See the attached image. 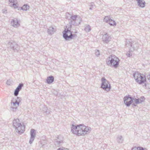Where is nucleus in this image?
Returning a JSON list of instances; mask_svg holds the SVG:
<instances>
[{
	"mask_svg": "<svg viewBox=\"0 0 150 150\" xmlns=\"http://www.w3.org/2000/svg\"><path fill=\"white\" fill-rule=\"evenodd\" d=\"M71 131L74 134L77 136H83L88 134L91 131V128L83 124L74 125H72Z\"/></svg>",
	"mask_w": 150,
	"mask_h": 150,
	"instance_id": "obj_1",
	"label": "nucleus"
},
{
	"mask_svg": "<svg viewBox=\"0 0 150 150\" xmlns=\"http://www.w3.org/2000/svg\"><path fill=\"white\" fill-rule=\"evenodd\" d=\"M120 60L114 55H110L107 59L106 64L111 67L117 68L118 66Z\"/></svg>",
	"mask_w": 150,
	"mask_h": 150,
	"instance_id": "obj_2",
	"label": "nucleus"
},
{
	"mask_svg": "<svg viewBox=\"0 0 150 150\" xmlns=\"http://www.w3.org/2000/svg\"><path fill=\"white\" fill-rule=\"evenodd\" d=\"M13 122V127L16 132L20 134L24 132L25 127L24 125L21 124L19 119H14Z\"/></svg>",
	"mask_w": 150,
	"mask_h": 150,
	"instance_id": "obj_3",
	"label": "nucleus"
},
{
	"mask_svg": "<svg viewBox=\"0 0 150 150\" xmlns=\"http://www.w3.org/2000/svg\"><path fill=\"white\" fill-rule=\"evenodd\" d=\"M133 76L136 81L139 84L144 83L146 81L145 76L143 74H141L138 72H135L133 74Z\"/></svg>",
	"mask_w": 150,
	"mask_h": 150,
	"instance_id": "obj_4",
	"label": "nucleus"
},
{
	"mask_svg": "<svg viewBox=\"0 0 150 150\" xmlns=\"http://www.w3.org/2000/svg\"><path fill=\"white\" fill-rule=\"evenodd\" d=\"M63 37L66 40H69L73 39L74 37H76L75 34H72V33L69 28L65 29L64 33H63Z\"/></svg>",
	"mask_w": 150,
	"mask_h": 150,
	"instance_id": "obj_5",
	"label": "nucleus"
},
{
	"mask_svg": "<svg viewBox=\"0 0 150 150\" xmlns=\"http://www.w3.org/2000/svg\"><path fill=\"white\" fill-rule=\"evenodd\" d=\"M101 81V87L107 91H109L110 88V84L109 82L104 77L102 78Z\"/></svg>",
	"mask_w": 150,
	"mask_h": 150,
	"instance_id": "obj_6",
	"label": "nucleus"
},
{
	"mask_svg": "<svg viewBox=\"0 0 150 150\" xmlns=\"http://www.w3.org/2000/svg\"><path fill=\"white\" fill-rule=\"evenodd\" d=\"M137 45L138 44L135 42H130L129 41H127L126 42V46L129 48L130 52H132L134 50H137Z\"/></svg>",
	"mask_w": 150,
	"mask_h": 150,
	"instance_id": "obj_7",
	"label": "nucleus"
},
{
	"mask_svg": "<svg viewBox=\"0 0 150 150\" xmlns=\"http://www.w3.org/2000/svg\"><path fill=\"white\" fill-rule=\"evenodd\" d=\"M7 46L11 49L14 51H18L19 49V47L17 43L12 41L9 42Z\"/></svg>",
	"mask_w": 150,
	"mask_h": 150,
	"instance_id": "obj_8",
	"label": "nucleus"
},
{
	"mask_svg": "<svg viewBox=\"0 0 150 150\" xmlns=\"http://www.w3.org/2000/svg\"><path fill=\"white\" fill-rule=\"evenodd\" d=\"M124 101L127 106H129L133 101V98L130 97L125 96L124 98Z\"/></svg>",
	"mask_w": 150,
	"mask_h": 150,
	"instance_id": "obj_9",
	"label": "nucleus"
},
{
	"mask_svg": "<svg viewBox=\"0 0 150 150\" xmlns=\"http://www.w3.org/2000/svg\"><path fill=\"white\" fill-rule=\"evenodd\" d=\"M35 131L34 129H31L30 132V137L29 140V143L32 144L33 142L35 137Z\"/></svg>",
	"mask_w": 150,
	"mask_h": 150,
	"instance_id": "obj_10",
	"label": "nucleus"
},
{
	"mask_svg": "<svg viewBox=\"0 0 150 150\" xmlns=\"http://www.w3.org/2000/svg\"><path fill=\"white\" fill-rule=\"evenodd\" d=\"M19 102L16 100L15 102H11V110L13 111H16L17 108L19 106Z\"/></svg>",
	"mask_w": 150,
	"mask_h": 150,
	"instance_id": "obj_11",
	"label": "nucleus"
},
{
	"mask_svg": "<svg viewBox=\"0 0 150 150\" xmlns=\"http://www.w3.org/2000/svg\"><path fill=\"white\" fill-rule=\"evenodd\" d=\"M9 5L11 7H13L15 8H17L18 4L16 0H8Z\"/></svg>",
	"mask_w": 150,
	"mask_h": 150,
	"instance_id": "obj_12",
	"label": "nucleus"
},
{
	"mask_svg": "<svg viewBox=\"0 0 150 150\" xmlns=\"http://www.w3.org/2000/svg\"><path fill=\"white\" fill-rule=\"evenodd\" d=\"M11 23L13 26L16 28L18 27L20 25V24L16 18L12 19Z\"/></svg>",
	"mask_w": 150,
	"mask_h": 150,
	"instance_id": "obj_13",
	"label": "nucleus"
},
{
	"mask_svg": "<svg viewBox=\"0 0 150 150\" xmlns=\"http://www.w3.org/2000/svg\"><path fill=\"white\" fill-rule=\"evenodd\" d=\"M23 86V84L22 83L19 84L14 91V95L15 96H17L18 95L19 91L21 90Z\"/></svg>",
	"mask_w": 150,
	"mask_h": 150,
	"instance_id": "obj_14",
	"label": "nucleus"
},
{
	"mask_svg": "<svg viewBox=\"0 0 150 150\" xmlns=\"http://www.w3.org/2000/svg\"><path fill=\"white\" fill-rule=\"evenodd\" d=\"M103 40L105 43H107L110 41L111 38L107 33L104 34L103 37Z\"/></svg>",
	"mask_w": 150,
	"mask_h": 150,
	"instance_id": "obj_15",
	"label": "nucleus"
},
{
	"mask_svg": "<svg viewBox=\"0 0 150 150\" xmlns=\"http://www.w3.org/2000/svg\"><path fill=\"white\" fill-rule=\"evenodd\" d=\"M138 5L141 8H144L145 6V3L144 1L142 0H136Z\"/></svg>",
	"mask_w": 150,
	"mask_h": 150,
	"instance_id": "obj_16",
	"label": "nucleus"
},
{
	"mask_svg": "<svg viewBox=\"0 0 150 150\" xmlns=\"http://www.w3.org/2000/svg\"><path fill=\"white\" fill-rule=\"evenodd\" d=\"M56 31L55 29L52 27H50L47 29V33L50 35L54 34V33Z\"/></svg>",
	"mask_w": 150,
	"mask_h": 150,
	"instance_id": "obj_17",
	"label": "nucleus"
},
{
	"mask_svg": "<svg viewBox=\"0 0 150 150\" xmlns=\"http://www.w3.org/2000/svg\"><path fill=\"white\" fill-rule=\"evenodd\" d=\"M42 111L44 114L48 115L50 113V110L48 109L47 107L45 105H43L42 107Z\"/></svg>",
	"mask_w": 150,
	"mask_h": 150,
	"instance_id": "obj_18",
	"label": "nucleus"
},
{
	"mask_svg": "<svg viewBox=\"0 0 150 150\" xmlns=\"http://www.w3.org/2000/svg\"><path fill=\"white\" fill-rule=\"evenodd\" d=\"M81 22V18L79 17H78L74 21H73V23L72 24L73 25H77L80 24Z\"/></svg>",
	"mask_w": 150,
	"mask_h": 150,
	"instance_id": "obj_19",
	"label": "nucleus"
},
{
	"mask_svg": "<svg viewBox=\"0 0 150 150\" xmlns=\"http://www.w3.org/2000/svg\"><path fill=\"white\" fill-rule=\"evenodd\" d=\"M54 79L53 76H50L48 77L46 80L47 83L50 84L52 83L54 81Z\"/></svg>",
	"mask_w": 150,
	"mask_h": 150,
	"instance_id": "obj_20",
	"label": "nucleus"
},
{
	"mask_svg": "<svg viewBox=\"0 0 150 150\" xmlns=\"http://www.w3.org/2000/svg\"><path fill=\"white\" fill-rule=\"evenodd\" d=\"M133 101L132 103L134 102V103H133V105L134 106H136L137 104H139L142 103L141 101H140L139 99H134L133 98Z\"/></svg>",
	"mask_w": 150,
	"mask_h": 150,
	"instance_id": "obj_21",
	"label": "nucleus"
},
{
	"mask_svg": "<svg viewBox=\"0 0 150 150\" xmlns=\"http://www.w3.org/2000/svg\"><path fill=\"white\" fill-rule=\"evenodd\" d=\"M123 140L122 137L121 135L118 136L117 138V142L119 143H122Z\"/></svg>",
	"mask_w": 150,
	"mask_h": 150,
	"instance_id": "obj_22",
	"label": "nucleus"
},
{
	"mask_svg": "<svg viewBox=\"0 0 150 150\" xmlns=\"http://www.w3.org/2000/svg\"><path fill=\"white\" fill-rule=\"evenodd\" d=\"M62 141L59 139H56L54 142L56 146H59L62 143Z\"/></svg>",
	"mask_w": 150,
	"mask_h": 150,
	"instance_id": "obj_23",
	"label": "nucleus"
},
{
	"mask_svg": "<svg viewBox=\"0 0 150 150\" xmlns=\"http://www.w3.org/2000/svg\"><path fill=\"white\" fill-rule=\"evenodd\" d=\"M84 29L86 32H88L91 30V28L90 26L89 25H84Z\"/></svg>",
	"mask_w": 150,
	"mask_h": 150,
	"instance_id": "obj_24",
	"label": "nucleus"
},
{
	"mask_svg": "<svg viewBox=\"0 0 150 150\" xmlns=\"http://www.w3.org/2000/svg\"><path fill=\"white\" fill-rule=\"evenodd\" d=\"M70 20L71 21V24L73 23V21H74L78 17L77 15H72Z\"/></svg>",
	"mask_w": 150,
	"mask_h": 150,
	"instance_id": "obj_25",
	"label": "nucleus"
},
{
	"mask_svg": "<svg viewBox=\"0 0 150 150\" xmlns=\"http://www.w3.org/2000/svg\"><path fill=\"white\" fill-rule=\"evenodd\" d=\"M29 8V6L27 4L24 5L21 8V9L23 11H27Z\"/></svg>",
	"mask_w": 150,
	"mask_h": 150,
	"instance_id": "obj_26",
	"label": "nucleus"
},
{
	"mask_svg": "<svg viewBox=\"0 0 150 150\" xmlns=\"http://www.w3.org/2000/svg\"><path fill=\"white\" fill-rule=\"evenodd\" d=\"M108 23H109L110 25L115 26L116 25V23L114 21L112 20V19H110V21L108 22Z\"/></svg>",
	"mask_w": 150,
	"mask_h": 150,
	"instance_id": "obj_27",
	"label": "nucleus"
},
{
	"mask_svg": "<svg viewBox=\"0 0 150 150\" xmlns=\"http://www.w3.org/2000/svg\"><path fill=\"white\" fill-rule=\"evenodd\" d=\"M110 18L108 16H105L104 19V21L108 23L110 21Z\"/></svg>",
	"mask_w": 150,
	"mask_h": 150,
	"instance_id": "obj_28",
	"label": "nucleus"
},
{
	"mask_svg": "<svg viewBox=\"0 0 150 150\" xmlns=\"http://www.w3.org/2000/svg\"><path fill=\"white\" fill-rule=\"evenodd\" d=\"M72 15H71L68 13H66L65 16L66 18L67 19L70 20Z\"/></svg>",
	"mask_w": 150,
	"mask_h": 150,
	"instance_id": "obj_29",
	"label": "nucleus"
},
{
	"mask_svg": "<svg viewBox=\"0 0 150 150\" xmlns=\"http://www.w3.org/2000/svg\"><path fill=\"white\" fill-rule=\"evenodd\" d=\"M95 54L97 57H98L100 55L99 51L97 50L95 53Z\"/></svg>",
	"mask_w": 150,
	"mask_h": 150,
	"instance_id": "obj_30",
	"label": "nucleus"
},
{
	"mask_svg": "<svg viewBox=\"0 0 150 150\" xmlns=\"http://www.w3.org/2000/svg\"><path fill=\"white\" fill-rule=\"evenodd\" d=\"M138 150H147L146 149L142 147H139Z\"/></svg>",
	"mask_w": 150,
	"mask_h": 150,
	"instance_id": "obj_31",
	"label": "nucleus"
},
{
	"mask_svg": "<svg viewBox=\"0 0 150 150\" xmlns=\"http://www.w3.org/2000/svg\"><path fill=\"white\" fill-rule=\"evenodd\" d=\"M58 150H69L67 148H64L63 147L60 148L58 149Z\"/></svg>",
	"mask_w": 150,
	"mask_h": 150,
	"instance_id": "obj_32",
	"label": "nucleus"
},
{
	"mask_svg": "<svg viewBox=\"0 0 150 150\" xmlns=\"http://www.w3.org/2000/svg\"><path fill=\"white\" fill-rule=\"evenodd\" d=\"M139 147H134L132 148V150H138Z\"/></svg>",
	"mask_w": 150,
	"mask_h": 150,
	"instance_id": "obj_33",
	"label": "nucleus"
},
{
	"mask_svg": "<svg viewBox=\"0 0 150 150\" xmlns=\"http://www.w3.org/2000/svg\"><path fill=\"white\" fill-rule=\"evenodd\" d=\"M141 99H139L140 101H141L142 102L144 101V97H141Z\"/></svg>",
	"mask_w": 150,
	"mask_h": 150,
	"instance_id": "obj_34",
	"label": "nucleus"
},
{
	"mask_svg": "<svg viewBox=\"0 0 150 150\" xmlns=\"http://www.w3.org/2000/svg\"><path fill=\"white\" fill-rule=\"evenodd\" d=\"M90 6L92 7L93 6H94V3L93 2L91 3L90 4Z\"/></svg>",
	"mask_w": 150,
	"mask_h": 150,
	"instance_id": "obj_35",
	"label": "nucleus"
},
{
	"mask_svg": "<svg viewBox=\"0 0 150 150\" xmlns=\"http://www.w3.org/2000/svg\"><path fill=\"white\" fill-rule=\"evenodd\" d=\"M7 84L8 85H10L9 82L8 81H7Z\"/></svg>",
	"mask_w": 150,
	"mask_h": 150,
	"instance_id": "obj_36",
	"label": "nucleus"
},
{
	"mask_svg": "<svg viewBox=\"0 0 150 150\" xmlns=\"http://www.w3.org/2000/svg\"><path fill=\"white\" fill-rule=\"evenodd\" d=\"M73 33H77V32L76 31V30H75L74 31V32H72Z\"/></svg>",
	"mask_w": 150,
	"mask_h": 150,
	"instance_id": "obj_37",
	"label": "nucleus"
},
{
	"mask_svg": "<svg viewBox=\"0 0 150 150\" xmlns=\"http://www.w3.org/2000/svg\"><path fill=\"white\" fill-rule=\"evenodd\" d=\"M89 9L90 10H92V7H90L89 8Z\"/></svg>",
	"mask_w": 150,
	"mask_h": 150,
	"instance_id": "obj_38",
	"label": "nucleus"
},
{
	"mask_svg": "<svg viewBox=\"0 0 150 150\" xmlns=\"http://www.w3.org/2000/svg\"><path fill=\"white\" fill-rule=\"evenodd\" d=\"M129 54V57H130V56H131L132 55H130V54Z\"/></svg>",
	"mask_w": 150,
	"mask_h": 150,
	"instance_id": "obj_39",
	"label": "nucleus"
},
{
	"mask_svg": "<svg viewBox=\"0 0 150 150\" xmlns=\"http://www.w3.org/2000/svg\"><path fill=\"white\" fill-rule=\"evenodd\" d=\"M17 98H18H18H19L17 97Z\"/></svg>",
	"mask_w": 150,
	"mask_h": 150,
	"instance_id": "obj_40",
	"label": "nucleus"
}]
</instances>
